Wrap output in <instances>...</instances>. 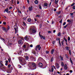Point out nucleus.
Returning <instances> with one entry per match:
<instances>
[{"instance_id": "1", "label": "nucleus", "mask_w": 75, "mask_h": 75, "mask_svg": "<svg viewBox=\"0 0 75 75\" xmlns=\"http://www.w3.org/2000/svg\"><path fill=\"white\" fill-rule=\"evenodd\" d=\"M29 67L32 69H35V68H35L36 67V64L35 63H32L31 62H29Z\"/></svg>"}, {"instance_id": "2", "label": "nucleus", "mask_w": 75, "mask_h": 75, "mask_svg": "<svg viewBox=\"0 0 75 75\" xmlns=\"http://www.w3.org/2000/svg\"><path fill=\"white\" fill-rule=\"evenodd\" d=\"M18 59L20 62H21L22 64H23V65H25V62H26V61L25 59L21 57H19Z\"/></svg>"}, {"instance_id": "3", "label": "nucleus", "mask_w": 75, "mask_h": 75, "mask_svg": "<svg viewBox=\"0 0 75 75\" xmlns=\"http://www.w3.org/2000/svg\"><path fill=\"white\" fill-rule=\"evenodd\" d=\"M40 45H37L36 47V50H41V47L40 46Z\"/></svg>"}, {"instance_id": "4", "label": "nucleus", "mask_w": 75, "mask_h": 75, "mask_svg": "<svg viewBox=\"0 0 75 75\" xmlns=\"http://www.w3.org/2000/svg\"><path fill=\"white\" fill-rule=\"evenodd\" d=\"M32 53L34 54L36 56H38V53L36 52H35V51H34V50H32Z\"/></svg>"}, {"instance_id": "5", "label": "nucleus", "mask_w": 75, "mask_h": 75, "mask_svg": "<svg viewBox=\"0 0 75 75\" xmlns=\"http://www.w3.org/2000/svg\"><path fill=\"white\" fill-rule=\"evenodd\" d=\"M18 43L19 44H20V45H22V44H23V41H22L21 40H19L18 41Z\"/></svg>"}, {"instance_id": "6", "label": "nucleus", "mask_w": 75, "mask_h": 75, "mask_svg": "<svg viewBox=\"0 0 75 75\" xmlns=\"http://www.w3.org/2000/svg\"><path fill=\"white\" fill-rule=\"evenodd\" d=\"M32 33H36L37 32V30H36V29H35V28H33L32 29Z\"/></svg>"}, {"instance_id": "7", "label": "nucleus", "mask_w": 75, "mask_h": 75, "mask_svg": "<svg viewBox=\"0 0 75 75\" xmlns=\"http://www.w3.org/2000/svg\"><path fill=\"white\" fill-rule=\"evenodd\" d=\"M64 67V69H68V67H67V64H65Z\"/></svg>"}, {"instance_id": "8", "label": "nucleus", "mask_w": 75, "mask_h": 75, "mask_svg": "<svg viewBox=\"0 0 75 75\" xmlns=\"http://www.w3.org/2000/svg\"><path fill=\"white\" fill-rule=\"evenodd\" d=\"M33 10V7L32 6H30L29 7V11H31Z\"/></svg>"}, {"instance_id": "9", "label": "nucleus", "mask_w": 75, "mask_h": 75, "mask_svg": "<svg viewBox=\"0 0 75 75\" xmlns=\"http://www.w3.org/2000/svg\"><path fill=\"white\" fill-rule=\"evenodd\" d=\"M25 40H26V41H28L29 40V38L27 36V35H26L25 37H24Z\"/></svg>"}, {"instance_id": "10", "label": "nucleus", "mask_w": 75, "mask_h": 75, "mask_svg": "<svg viewBox=\"0 0 75 75\" xmlns=\"http://www.w3.org/2000/svg\"><path fill=\"white\" fill-rule=\"evenodd\" d=\"M30 58H31L32 59H33V60H34V61H35L36 60L35 59V57H34L31 56L30 57Z\"/></svg>"}, {"instance_id": "11", "label": "nucleus", "mask_w": 75, "mask_h": 75, "mask_svg": "<svg viewBox=\"0 0 75 75\" xmlns=\"http://www.w3.org/2000/svg\"><path fill=\"white\" fill-rule=\"evenodd\" d=\"M40 37L41 39H43V40H45V36H43L42 35H40Z\"/></svg>"}, {"instance_id": "12", "label": "nucleus", "mask_w": 75, "mask_h": 75, "mask_svg": "<svg viewBox=\"0 0 75 75\" xmlns=\"http://www.w3.org/2000/svg\"><path fill=\"white\" fill-rule=\"evenodd\" d=\"M38 65L40 67H42L43 66V65L41 63H39L38 64Z\"/></svg>"}, {"instance_id": "13", "label": "nucleus", "mask_w": 75, "mask_h": 75, "mask_svg": "<svg viewBox=\"0 0 75 75\" xmlns=\"http://www.w3.org/2000/svg\"><path fill=\"white\" fill-rule=\"evenodd\" d=\"M54 49H52L51 50V54H54Z\"/></svg>"}, {"instance_id": "14", "label": "nucleus", "mask_w": 75, "mask_h": 75, "mask_svg": "<svg viewBox=\"0 0 75 75\" xmlns=\"http://www.w3.org/2000/svg\"><path fill=\"white\" fill-rule=\"evenodd\" d=\"M57 36L61 37V33L59 32L57 33Z\"/></svg>"}, {"instance_id": "15", "label": "nucleus", "mask_w": 75, "mask_h": 75, "mask_svg": "<svg viewBox=\"0 0 75 75\" xmlns=\"http://www.w3.org/2000/svg\"><path fill=\"white\" fill-rule=\"evenodd\" d=\"M43 6H44L47 7V6H48V4H47V3H45L44 4Z\"/></svg>"}, {"instance_id": "16", "label": "nucleus", "mask_w": 75, "mask_h": 75, "mask_svg": "<svg viewBox=\"0 0 75 75\" xmlns=\"http://www.w3.org/2000/svg\"><path fill=\"white\" fill-rule=\"evenodd\" d=\"M1 69L3 71H5V70H6V67H3L2 68H1Z\"/></svg>"}, {"instance_id": "17", "label": "nucleus", "mask_w": 75, "mask_h": 75, "mask_svg": "<svg viewBox=\"0 0 75 75\" xmlns=\"http://www.w3.org/2000/svg\"><path fill=\"white\" fill-rule=\"evenodd\" d=\"M56 67L57 68H59V64L58 63H56Z\"/></svg>"}, {"instance_id": "18", "label": "nucleus", "mask_w": 75, "mask_h": 75, "mask_svg": "<svg viewBox=\"0 0 75 75\" xmlns=\"http://www.w3.org/2000/svg\"><path fill=\"white\" fill-rule=\"evenodd\" d=\"M7 73H8V74H10L11 72V70H9L8 71H7Z\"/></svg>"}, {"instance_id": "19", "label": "nucleus", "mask_w": 75, "mask_h": 75, "mask_svg": "<svg viewBox=\"0 0 75 75\" xmlns=\"http://www.w3.org/2000/svg\"><path fill=\"white\" fill-rule=\"evenodd\" d=\"M53 61H54V57H52L50 59V61L52 62Z\"/></svg>"}, {"instance_id": "20", "label": "nucleus", "mask_w": 75, "mask_h": 75, "mask_svg": "<svg viewBox=\"0 0 75 75\" xmlns=\"http://www.w3.org/2000/svg\"><path fill=\"white\" fill-rule=\"evenodd\" d=\"M65 48L66 50H69V47H68L67 46H66L65 47Z\"/></svg>"}, {"instance_id": "21", "label": "nucleus", "mask_w": 75, "mask_h": 75, "mask_svg": "<svg viewBox=\"0 0 75 75\" xmlns=\"http://www.w3.org/2000/svg\"><path fill=\"white\" fill-rule=\"evenodd\" d=\"M70 61L72 65H73V62H72V60L70 57Z\"/></svg>"}, {"instance_id": "22", "label": "nucleus", "mask_w": 75, "mask_h": 75, "mask_svg": "<svg viewBox=\"0 0 75 75\" xmlns=\"http://www.w3.org/2000/svg\"><path fill=\"white\" fill-rule=\"evenodd\" d=\"M3 67V65L0 62V68H1L2 67Z\"/></svg>"}, {"instance_id": "23", "label": "nucleus", "mask_w": 75, "mask_h": 75, "mask_svg": "<svg viewBox=\"0 0 75 75\" xmlns=\"http://www.w3.org/2000/svg\"><path fill=\"white\" fill-rule=\"evenodd\" d=\"M35 4H37L38 3V1L35 0Z\"/></svg>"}, {"instance_id": "24", "label": "nucleus", "mask_w": 75, "mask_h": 75, "mask_svg": "<svg viewBox=\"0 0 75 75\" xmlns=\"http://www.w3.org/2000/svg\"><path fill=\"white\" fill-rule=\"evenodd\" d=\"M55 4H57L58 3V0H55Z\"/></svg>"}, {"instance_id": "25", "label": "nucleus", "mask_w": 75, "mask_h": 75, "mask_svg": "<svg viewBox=\"0 0 75 75\" xmlns=\"http://www.w3.org/2000/svg\"><path fill=\"white\" fill-rule=\"evenodd\" d=\"M61 65L62 67H64V63H63L62 62Z\"/></svg>"}, {"instance_id": "26", "label": "nucleus", "mask_w": 75, "mask_h": 75, "mask_svg": "<svg viewBox=\"0 0 75 75\" xmlns=\"http://www.w3.org/2000/svg\"><path fill=\"white\" fill-rule=\"evenodd\" d=\"M68 25L67 24L65 26H64V27H63V28H67V26H68Z\"/></svg>"}, {"instance_id": "27", "label": "nucleus", "mask_w": 75, "mask_h": 75, "mask_svg": "<svg viewBox=\"0 0 75 75\" xmlns=\"http://www.w3.org/2000/svg\"><path fill=\"white\" fill-rule=\"evenodd\" d=\"M28 22H30L31 21V19L28 18Z\"/></svg>"}, {"instance_id": "28", "label": "nucleus", "mask_w": 75, "mask_h": 75, "mask_svg": "<svg viewBox=\"0 0 75 75\" xmlns=\"http://www.w3.org/2000/svg\"><path fill=\"white\" fill-rule=\"evenodd\" d=\"M60 58H61V61H63V60H64L63 59V57H62L61 56H60Z\"/></svg>"}, {"instance_id": "29", "label": "nucleus", "mask_w": 75, "mask_h": 75, "mask_svg": "<svg viewBox=\"0 0 75 75\" xmlns=\"http://www.w3.org/2000/svg\"><path fill=\"white\" fill-rule=\"evenodd\" d=\"M61 13V11H59V12H57V14H59Z\"/></svg>"}, {"instance_id": "30", "label": "nucleus", "mask_w": 75, "mask_h": 75, "mask_svg": "<svg viewBox=\"0 0 75 75\" xmlns=\"http://www.w3.org/2000/svg\"><path fill=\"white\" fill-rule=\"evenodd\" d=\"M5 11L6 12H7V13H8V9H5Z\"/></svg>"}, {"instance_id": "31", "label": "nucleus", "mask_w": 75, "mask_h": 75, "mask_svg": "<svg viewBox=\"0 0 75 75\" xmlns=\"http://www.w3.org/2000/svg\"><path fill=\"white\" fill-rule=\"evenodd\" d=\"M2 28L3 29V30H4V31L5 30H6V28L5 27H2Z\"/></svg>"}, {"instance_id": "32", "label": "nucleus", "mask_w": 75, "mask_h": 75, "mask_svg": "<svg viewBox=\"0 0 75 75\" xmlns=\"http://www.w3.org/2000/svg\"><path fill=\"white\" fill-rule=\"evenodd\" d=\"M25 58L26 60H28V57L26 56L25 57Z\"/></svg>"}, {"instance_id": "33", "label": "nucleus", "mask_w": 75, "mask_h": 75, "mask_svg": "<svg viewBox=\"0 0 75 75\" xmlns=\"http://www.w3.org/2000/svg\"><path fill=\"white\" fill-rule=\"evenodd\" d=\"M4 31H5V32L6 33H7L8 30H7V29H6V28Z\"/></svg>"}, {"instance_id": "34", "label": "nucleus", "mask_w": 75, "mask_h": 75, "mask_svg": "<svg viewBox=\"0 0 75 75\" xmlns=\"http://www.w3.org/2000/svg\"><path fill=\"white\" fill-rule=\"evenodd\" d=\"M39 8L41 10V9H42V8H41V5H39Z\"/></svg>"}, {"instance_id": "35", "label": "nucleus", "mask_w": 75, "mask_h": 75, "mask_svg": "<svg viewBox=\"0 0 75 75\" xmlns=\"http://www.w3.org/2000/svg\"><path fill=\"white\" fill-rule=\"evenodd\" d=\"M36 17H40V16L39 15H37L36 16Z\"/></svg>"}, {"instance_id": "36", "label": "nucleus", "mask_w": 75, "mask_h": 75, "mask_svg": "<svg viewBox=\"0 0 75 75\" xmlns=\"http://www.w3.org/2000/svg\"><path fill=\"white\" fill-rule=\"evenodd\" d=\"M23 48H25V47H26V46L25 45H24L23 46Z\"/></svg>"}, {"instance_id": "37", "label": "nucleus", "mask_w": 75, "mask_h": 75, "mask_svg": "<svg viewBox=\"0 0 75 75\" xmlns=\"http://www.w3.org/2000/svg\"><path fill=\"white\" fill-rule=\"evenodd\" d=\"M45 52L46 54H48L49 53V51H46Z\"/></svg>"}, {"instance_id": "38", "label": "nucleus", "mask_w": 75, "mask_h": 75, "mask_svg": "<svg viewBox=\"0 0 75 75\" xmlns=\"http://www.w3.org/2000/svg\"><path fill=\"white\" fill-rule=\"evenodd\" d=\"M11 67V65L9 64L8 65V68H10Z\"/></svg>"}, {"instance_id": "39", "label": "nucleus", "mask_w": 75, "mask_h": 75, "mask_svg": "<svg viewBox=\"0 0 75 75\" xmlns=\"http://www.w3.org/2000/svg\"><path fill=\"white\" fill-rule=\"evenodd\" d=\"M1 40H3L4 41H5V40H4V39L3 38H1Z\"/></svg>"}, {"instance_id": "40", "label": "nucleus", "mask_w": 75, "mask_h": 75, "mask_svg": "<svg viewBox=\"0 0 75 75\" xmlns=\"http://www.w3.org/2000/svg\"><path fill=\"white\" fill-rule=\"evenodd\" d=\"M47 33H51L52 32H51V31H47Z\"/></svg>"}, {"instance_id": "41", "label": "nucleus", "mask_w": 75, "mask_h": 75, "mask_svg": "<svg viewBox=\"0 0 75 75\" xmlns=\"http://www.w3.org/2000/svg\"><path fill=\"white\" fill-rule=\"evenodd\" d=\"M65 24H66V22H64L63 23V25H65Z\"/></svg>"}, {"instance_id": "42", "label": "nucleus", "mask_w": 75, "mask_h": 75, "mask_svg": "<svg viewBox=\"0 0 75 75\" xmlns=\"http://www.w3.org/2000/svg\"><path fill=\"white\" fill-rule=\"evenodd\" d=\"M68 41H70V38L69 37H68Z\"/></svg>"}, {"instance_id": "43", "label": "nucleus", "mask_w": 75, "mask_h": 75, "mask_svg": "<svg viewBox=\"0 0 75 75\" xmlns=\"http://www.w3.org/2000/svg\"><path fill=\"white\" fill-rule=\"evenodd\" d=\"M3 23L4 25H6V22H4Z\"/></svg>"}, {"instance_id": "44", "label": "nucleus", "mask_w": 75, "mask_h": 75, "mask_svg": "<svg viewBox=\"0 0 75 75\" xmlns=\"http://www.w3.org/2000/svg\"><path fill=\"white\" fill-rule=\"evenodd\" d=\"M74 4H75V3H73L71 5V6H74Z\"/></svg>"}, {"instance_id": "45", "label": "nucleus", "mask_w": 75, "mask_h": 75, "mask_svg": "<svg viewBox=\"0 0 75 75\" xmlns=\"http://www.w3.org/2000/svg\"><path fill=\"white\" fill-rule=\"evenodd\" d=\"M73 10H75V6H73Z\"/></svg>"}, {"instance_id": "46", "label": "nucleus", "mask_w": 75, "mask_h": 75, "mask_svg": "<svg viewBox=\"0 0 75 75\" xmlns=\"http://www.w3.org/2000/svg\"><path fill=\"white\" fill-rule=\"evenodd\" d=\"M62 19H61L60 21H59L60 23H62Z\"/></svg>"}, {"instance_id": "47", "label": "nucleus", "mask_w": 75, "mask_h": 75, "mask_svg": "<svg viewBox=\"0 0 75 75\" xmlns=\"http://www.w3.org/2000/svg\"><path fill=\"white\" fill-rule=\"evenodd\" d=\"M52 72H53L54 71V68H52Z\"/></svg>"}, {"instance_id": "48", "label": "nucleus", "mask_w": 75, "mask_h": 75, "mask_svg": "<svg viewBox=\"0 0 75 75\" xmlns=\"http://www.w3.org/2000/svg\"><path fill=\"white\" fill-rule=\"evenodd\" d=\"M18 13H21V11H19V10H18Z\"/></svg>"}, {"instance_id": "49", "label": "nucleus", "mask_w": 75, "mask_h": 75, "mask_svg": "<svg viewBox=\"0 0 75 75\" xmlns=\"http://www.w3.org/2000/svg\"><path fill=\"white\" fill-rule=\"evenodd\" d=\"M7 29H8V30H10V26H8Z\"/></svg>"}, {"instance_id": "50", "label": "nucleus", "mask_w": 75, "mask_h": 75, "mask_svg": "<svg viewBox=\"0 0 75 75\" xmlns=\"http://www.w3.org/2000/svg\"><path fill=\"white\" fill-rule=\"evenodd\" d=\"M14 29L16 31H17V28H14Z\"/></svg>"}, {"instance_id": "51", "label": "nucleus", "mask_w": 75, "mask_h": 75, "mask_svg": "<svg viewBox=\"0 0 75 75\" xmlns=\"http://www.w3.org/2000/svg\"><path fill=\"white\" fill-rule=\"evenodd\" d=\"M23 23L24 25H25V26L26 25V24H25V22H23Z\"/></svg>"}, {"instance_id": "52", "label": "nucleus", "mask_w": 75, "mask_h": 75, "mask_svg": "<svg viewBox=\"0 0 75 75\" xmlns=\"http://www.w3.org/2000/svg\"><path fill=\"white\" fill-rule=\"evenodd\" d=\"M30 47H33V45H30Z\"/></svg>"}, {"instance_id": "53", "label": "nucleus", "mask_w": 75, "mask_h": 75, "mask_svg": "<svg viewBox=\"0 0 75 75\" xmlns=\"http://www.w3.org/2000/svg\"><path fill=\"white\" fill-rule=\"evenodd\" d=\"M70 14L71 15V16H73L74 14V13H70Z\"/></svg>"}, {"instance_id": "54", "label": "nucleus", "mask_w": 75, "mask_h": 75, "mask_svg": "<svg viewBox=\"0 0 75 75\" xmlns=\"http://www.w3.org/2000/svg\"><path fill=\"white\" fill-rule=\"evenodd\" d=\"M57 41H59V40H60L59 38H57Z\"/></svg>"}, {"instance_id": "55", "label": "nucleus", "mask_w": 75, "mask_h": 75, "mask_svg": "<svg viewBox=\"0 0 75 75\" xmlns=\"http://www.w3.org/2000/svg\"><path fill=\"white\" fill-rule=\"evenodd\" d=\"M61 43L62 44V45H64V42H63V41H62Z\"/></svg>"}, {"instance_id": "56", "label": "nucleus", "mask_w": 75, "mask_h": 75, "mask_svg": "<svg viewBox=\"0 0 75 75\" xmlns=\"http://www.w3.org/2000/svg\"><path fill=\"white\" fill-rule=\"evenodd\" d=\"M59 45H61V42H60V40H59Z\"/></svg>"}, {"instance_id": "57", "label": "nucleus", "mask_w": 75, "mask_h": 75, "mask_svg": "<svg viewBox=\"0 0 75 75\" xmlns=\"http://www.w3.org/2000/svg\"><path fill=\"white\" fill-rule=\"evenodd\" d=\"M11 2L12 3H13V2H14V1L13 0H11Z\"/></svg>"}, {"instance_id": "58", "label": "nucleus", "mask_w": 75, "mask_h": 75, "mask_svg": "<svg viewBox=\"0 0 75 75\" xmlns=\"http://www.w3.org/2000/svg\"><path fill=\"white\" fill-rule=\"evenodd\" d=\"M69 72H70V73H72V70H70Z\"/></svg>"}, {"instance_id": "59", "label": "nucleus", "mask_w": 75, "mask_h": 75, "mask_svg": "<svg viewBox=\"0 0 75 75\" xmlns=\"http://www.w3.org/2000/svg\"><path fill=\"white\" fill-rule=\"evenodd\" d=\"M53 44H55V41H53L52 42Z\"/></svg>"}, {"instance_id": "60", "label": "nucleus", "mask_w": 75, "mask_h": 75, "mask_svg": "<svg viewBox=\"0 0 75 75\" xmlns=\"http://www.w3.org/2000/svg\"><path fill=\"white\" fill-rule=\"evenodd\" d=\"M17 4H19V1H17Z\"/></svg>"}, {"instance_id": "61", "label": "nucleus", "mask_w": 75, "mask_h": 75, "mask_svg": "<svg viewBox=\"0 0 75 75\" xmlns=\"http://www.w3.org/2000/svg\"><path fill=\"white\" fill-rule=\"evenodd\" d=\"M57 10V9H56V8H54V11H56Z\"/></svg>"}, {"instance_id": "62", "label": "nucleus", "mask_w": 75, "mask_h": 75, "mask_svg": "<svg viewBox=\"0 0 75 75\" xmlns=\"http://www.w3.org/2000/svg\"><path fill=\"white\" fill-rule=\"evenodd\" d=\"M27 1L28 4H29V3H30V2L29 1V0H27Z\"/></svg>"}, {"instance_id": "63", "label": "nucleus", "mask_w": 75, "mask_h": 75, "mask_svg": "<svg viewBox=\"0 0 75 75\" xmlns=\"http://www.w3.org/2000/svg\"><path fill=\"white\" fill-rule=\"evenodd\" d=\"M11 8H12V7L11 6H10L9 8V9H11Z\"/></svg>"}, {"instance_id": "64", "label": "nucleus", "mask_w": 75, "mask_h": 75, "mask_svg": "<svg viewBox=\"0 0 75 75\" xmlns=\"http://www.w3.org/2000/svg\"><path fill=\"white\" fill-rule=\"evenodd\" d=\"M5 62H6V63H8V60H6L5 61Z\"/></svg>"}]
</instances>
